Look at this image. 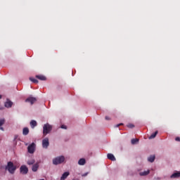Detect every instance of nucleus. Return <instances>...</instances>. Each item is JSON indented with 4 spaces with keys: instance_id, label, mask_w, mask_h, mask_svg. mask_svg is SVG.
I'll return each mask as SVG.
<instances>
[{
    "instance_id": "5",
    "label": "nucleus",
    "mask_w": 180,
    "mask_h": 180,
    "mask_svg": "<svg viewBox=\"0 0 180 180\" xmlns=\"http://www.w3.org/2000/svg\"><path fill=\"white\" fill-rule=\"evenodd\" d=\"M20 172L22 174V175H26V174L29 172V169L27 168V167H26V165H22L20 167Z\"/></svg>"
},
{
    "instance_id": "21",
    "label": "nucleus",
    "mask_w": 180,
    "mask_h": 180,
    "mask_svg": "<svg viewBox=\"0 0 180 180\" xmlns=\"http://www.w3.org/2000/svg\"><path fill=\"white\" fill-rule=\"evenodd\" d=\"M30 81H31L32 82H33L34 84H38L39 83V80L36 79L33 77H30Z\"/></svg>"
},
{
    "instance_id": "23",
    "label": "nucleus",
    "mask_w": 180,
    "mask_h": 180,
    "mask_svg": "<svg viewBox=\"0 0 180 180\" xmlns=\"http://www.w3.org/2000/svg\"><path fill=\"white\" fill-rule=\"evenodd\" d=\"M127 127H129V129H134V124H128L127 125Z\"/></svg>"
},
{
    "instance_id": "13",
    "label": "nucleus",
    "mask_w": 180,
    "mask_h": 180,
    "mask_svg": "<svg viewBox=\"0 0 180 180\" xmlns=\"http://www.w3.org/2000/svg\"><path fill=\"white\" fill-rule=\"evenodd\" d=\"M30 126H31L32 129H34V127H36V126H37V122H36L35 120H32L30 122Z\"/></svg>"
},
{
    "instance_id": "18",
    "label": "nucleus",
    "mask_w": 180,
    "mask_h": 180,
    "mask_svg": "<svg viewBox=\"0 0 180 180\" xmlns=\"http://www.w3.org/2000/svg\"><path fill=\"white\" fill-rule=\"evenodd\" d=\"M180 176V172L174 173L173 174L171 175V178H179Z\"/></svg>"
},
{
    "instance_id": "12",
    "label": "nucleus",
    "mask_w": 180,
    "mask_h": 180,
    "mask_svg": "<svg viewBox=\"0 0 180 180\" xmlns=\"http://www.w3.org/2000/svg\"><path fill=\"white\" fill-rule=\"evenodd\" d=\"M12 105H13V103H12V101H8L5 103L6 108H12Z\"/></svg>"
},
{
    "instance_id": "4",
    "label": "nucleus",
    "mask_w": 180,
    "mask_h": 180,
    "mask_svg": "<svg viewBox=\"0 0 180 180\" xmlns=\"http://www.w3.org/2000/svg\"><path fill=\"white\" fill-rule=\"evenodd\" d=\"M34 150H36L35 143H32V144L28 146L27 150H28V153H30V154H33V153H34Z\"/></svg>"
},
{
    "instance_id": "2",
    "label": "nucleus",
    "mask_w": 180,
    "mask_h": 180,
    "mask_svg": "<svg viewBox=\"0 0 180 180\" xmlns=\"http://www.w3.org/2000/svg\"><path fill=\"white\" fill-rule=\"evenodd\" d=\"M51 130H53V127L49 124H45L43 127L44 136H47V134H49Z\"/></svg>"
},
{
    "instance_id": "6",
    "label": "nucleus",
    "mask_w": 180,
    "mask_h": 180,
    "mask_svg": "<svg viewBox=\"0 0 180 180\" xmlns=\"http://www.w3.org/2000/svg\"><path fill=\"white\" fill-rule=\"evenodd\" d=\"M50 146V142L49 141V138H45L42 140V147L43 148H49Z\"/></svg>"
},
{
    "instance_id": "25",
    "label": "nucleus",
    "mask_w": 180,
    "mask_h": 180,
    "mask_svg": "<svg viewBox=\"0 0 180 180\" xmlns=\"http://www.w3.org/2000/svg\"><path fill=\"white\" fill-rule=\"evenodd\" d=\"M119 126H123V123H120V124L115 125V127H119Z\"/></svg>"
},
{
    "instance_id": "16",
    "label": "nucleus",
    "mask_w": 180,
    "mask_h": 180,
    "mask_svg": "<svg viewBox=\"0 0 180 180\" xmlns=\"http://www.w3.org/2000/svg\"><path fill=\"white\" fill-rule=\"evenodd\" d=\"M157 134H158V131H156L155 133L152 134L148 139L150 140L153 139H155V137L157 136Z\"/></svg>"
},
{
    "instance_id": "8",
    "label": "nucleus",
    "mask_w": 180,
    "mask_h": 180,
    "mask_svg": "<svg viewBox=\"0 0 180 180\" xmlns=\"http://www.w3.org/2000/svg\"><path fill=\"white\" fill-rule=\"evenodd\" d=\"M69 175H70V172H64L60 177V180L67 179V178L68 177Z\"/></svg>"
},
{
    "instance_id": "3",
    "label": "nucleus",
    "mask_w": 180,
    "mask_h": 180,
    "mask_svg": "<svg viewBox=\"0 0 180 180\" xmlns=\"http://www.w3.org/2000/svg\"><path fill=\"white\" fill-rule=\"evenodd\" d=\"M65 160L64 156H59L53 160V164L54 165H58L59 164H63V162Z\"/></svg>"
},
{
    "instance_id": "17",
    "label": "nucleus",
    "mask_w": 180,
    "mask_h": 180,
    "mask_svg": "<svg viewBox=\"0 0 180 180\" xmlns=\"http://www.w3.org/2000/svg\"><path fill=\"white\" fill-rule=\"evenodd\" d=\"M155 160V155H150L148 158V161L149 162H154Z\"/></svg>"
},
{
    "instance_id": "29",
    "label": "nucleus",
    "mask_w": 180,
    "mask_h": 180,
    "mask_svg": "<svg viewBox=\"0 0 180 180\" xmlns=\"http://www.w3.org/2000/svg\"><path fill=\"white\" fill-rule=\"evenodd\" d=\"M0 130H2V131H4V127H0Z\"/></svg>"
},
{
    "instance_id": "22",
    "label": "nucleus",
    "mask_w": 180,
    "mask_h": 180,
    "mask_svg": "<svg viewBox=\"0 0 180 180\" xmlns=\"http://www.w3.org/2000/svg\"><path fill=\"white\" fill-rule=\"evenodd\" d=\"M131 144H136L137 143H139V139H133L131 141Z\"/></svg>"
},
{
    "instance_id": "11",
    "label": "nucleus",
    "mask_w": 180,
    "mask_h": 180,
    "mask_svg": "<svg viewBox=\"0 0 180 180\" xmlns=\"http://www.w3.org/2000/svg\"><path fill=\"white\" fill-rule=\"evenodd\" d=\"M36 78H37V79H40V81H46V77L44 75H36Z\"/></svg>"
},
{
    "instance_id": "9",
    "label": "nucleus",
    "mask_w": 180,
    "mask_h": 180,
    "mask_svg": "<svg viewBox=\"0 0 180 180\" xmlns=\"http://www.w3.org/2000/svg\"><path fill=\"white\" fill-rule=\"evenodd\" d=\"M38 169H39V163L34 164L32 167V171H33V172H37Z\"/></svg>"
},
{
    "instance_id": "15",
    "label": "nucleus",
    "mask_w": 180,
    "mask_h": 180,
    "mask_svg": "<svg viewBox=\"0 0 180 180\" xmlns=\"http://www.w3.org/2000/svg\"><path fill=\"white\" fill-rule=\"evenodd\" d=\"M22 134L23 136H27L29 134V128L25 127L22 129Z\"/></svg>"
},
{
    "instance_id": "19",
    "label": "nucleus",
    "mask_w": 180,
    "mask_h": 180,
    "mask_svg": "<svg viewBox=\"0 0 180 180\" xmlns=\"http://www.w3.org/2000/svg\"><path fill=\"white\" fill-rule=\"evenodd\" d=\"M150 174V170L144 171L140 173L141 176H146V175H148Z\"/></svg>"
},
{
    "instance_id": "7",
    "label": "nucleus",
    "mask_w": 180,
    "mask_h": 180,
    "mask_svg": "<svg viewBox=\"0 0 180 180\" xmlns=\"http://www.w3.org/2000/svg\"><path fill=\"white\" fill-rule=\"evenodd\" d=\"M36 101H37V98H36L35 97H28L26 100L25 102H28L29 103H30L31 105H33V103H34V102H36Z\"/></svg>"
},
{
    "instance_id": "1",
    "label": "nucleus",
    "mask_w": 180,
    "mask_h": 180,
    "mask_svg": "<svg viewBox=\"0 0 180 180\" xmlns=\"http://www.w3.org/2000/svg\"><path fill=\"white\" fill-rule=\"evenodd\" d=\"M6 170L8 171L9 174L13 175L15 171H16V166L13 165V162H8L7 165L6 166Z\"/></svg>"
},
{
    "instance_id": "28",
    "label": "nucleus",
    "mask_w": 180,
    "mask_h": 180,
    "mask_svg": "<svg viewBox=\"0 0 180 180\" xmlns=\"http://www.w3.org/2000/svg\"><path fill=\"white\" fill-rule=\"evenodd\" d=\"M86 175H88V172L84 173V174H82V176H86Z\"/></svg>"
},
{
    "instance_id": "27",
    "label": "nucleus",
    "mask_w": 180,
    "mask_h": 180,
    "mask_svg": "<svg viewBox=\"0 0 180 180\" xmlns=\"http://www.w3.org/2000/svg\"><path fill=\"white\" fill-rule=\"evenodd\" d=\"M105 120H110V117H109L108 116H105Z\"/></svg>"
},
{
    "instance_id": "30",
    "label": "nucleus",
    "mask_w": 180,
    "mask_h": 180,
    "mask_svg": "<svg viewBox=\"0 0 180 180\" xmlns=\"http://www.w3.org/2000/svg\"><path fill=\"white\" fill-rule=\"evenodd\" d=\"M2 98V96L0 95V99Z\"/></svg>"
},
{
    "instance_id": "24",
    "label": "nucleus",
    "mask_w": 180,
    "mask_h": 180,
    "mask_svg": "<svg viewBox=\"0 0 180 180\" xmlns=\"http://www.w3.org/2000/svg\"><path fill=\"white\" fill-rule=\"evenodd\" d=\"M5 124V120L4 119L0 120V127L1 126H3V124Z\"/></svg>"
},
{
    "instance_id": "26",
    "label": "nucleus",
    "mask_w": 180,
    "mask_h": 180,
    "mask_svg": "<svg viewBox=\"0 0 180 180\" xmlns=\"http://www.w3.org/2000/svg\"><path fill=\"white\" fill-rule=\"evenodd\" d=\"M61 129H67V126H65V125H61Z\"/></svg>"
},
{
    "instance_id": "20",
    "label": "nucleus",
    "mask_w": 180,
    "mask_h": 180,
    "mask_svg": "<svg viewBox=\"0 0 180 180\" xmlns=\"http://www.w3.org/2000/svg\"><path fill=\"white\" fill-rule=\"evenodd\" d=\"M34 162H36V161L34 160V159H31V160H28V161L27 162V164L28 165H33V164H34Z\"/></svg>"
},
{
    "instance_id": "10",
    "label": "nucleus",
    "mask_w": 180,
    "mask_h": 180,
    "mask_svg": "<svg viewBox=\"0 0 180 180\" xmlns=\"http://www.w3.org/2000/svg\"><path fill=\"white\" fill-rule=\"evenodd\" d=\"M107 158H108V160H110L111 161H116V158H115V155H113V154L112 153H108L107 155Z\"/></svg>"
},
{
    "instance_id": "14",
    "label": "nucleus",
    "mask_w": 180,
    "mask_h": 180,
    "mask_svg": "<svg viewBox=\"0 0 180 180\" xmlns=\"http://www.w3.org/2000/svg\"><path fill=\"white\" fill-rule=\"evenodd\" d=\"M86 162V161L84 158L79 159L78 161L79 165H85Z\"/></svg>"
}]
</instances>
